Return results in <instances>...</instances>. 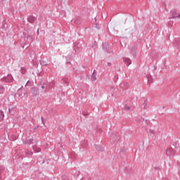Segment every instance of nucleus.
<instances>
[{"instance_id":"de8ad7c7","label":"nucleus","mask_w":180,"mask_h":180,"mask_svg":"<svg viewBox=\"0 0 180 180\" xmlns=\"http://www.w3.org/2000/svg\"><path fill=\"white\" fill-rule=\"evenodd\" d=\"M37 33H38V34H39V30H37Z\"/></svg>"},{"instance_id":"b1692460","label":"nucleus","mask_w":180,"mask_h":180,"mask_svg":"<svg viewBox=\"0 0 180 180\" xmlns=\"http://www.w3.org/2000/svg\"><path fill=\"white\" fill-rule=\"evenodd\" d=\"M74 22L75 23V25H79V23H81V20L79 18H76L75 20H74Z\"/></svg>"},{"instance_id":"ea45409f","label":"nucleus","mask_w":180,"mask_h":180,"mask_svg":"<svg viewBox=\"0 0 180 180\" xmlns=\"http://www.w3.org/2000/svg\"><path fill=\"white\" fill-rule=\"evenodd\" d=\"M9 113H12V111L11 110V108H8Z\"/></svg>"},{"instance_id":"4468645a","label":"nucleus","mask_w":180,"mask_h":180,"mask_svg":"<svg viewBox=\"0 0 180 180\" xmlns=\"http://www.w3.org/2000/svg\"><path fill=\"white\" fill-rule=\"evenodd\" d=\"M120 140V136L119 134L115 135V136L113 138L114 143H117Z\"/></svg>"},{"instance_id":"37998d69","label":"nucleus","mask_w":180,"mask_h":180,"mask_svg":"<svg viewBox=\"0 0 180 180\" xmlns=\"http://www.w3.org/2000/svg\"><path fill=\"white\" fill-rule=\"evenodd\" d=\"M160 167H155V169H159Z\"/></svg>"},{"instance_id":"393cba45","label":"nucleus","mask_w":180,"mask_h":180,"mask_svg":"<svg viewBox=\"0 0 180 180\" xmlns=\"http://www.w3.org/2000/svg\"><path fill=\"white\" fill-rule=\"evenodd\" d=\"M103 49L104 51H108V44L103 43Z\"/></svg>"},{"instance_id":"412c9836","label":"nucleus","mask_w":180,"mask_h":180,"mask_svg":"<svg viewBox=\"0 0 180 180\" xmlns=\"http://www.w3.org/2000/svg\"><path fill=\"white\" fill-rule=\"evenodd\" d=\"M62 80L63 81V82H65V84H67V85L70 84V79H68V78L67 77H63Z\"/></svg>"},{"instance_id":"a19ab883","label":"nucleus","mask_w":180,"mask_h":180,"mask_svg":"<svg viewBox=\"0 0 180 180\" xmlns=\"http://www.w3.org/2000/svg\"><path fill=\"white\" fill-rule=\"evenodd\" d=\"M27 39H32V36H28V37H27Z\"/></svg>"},{"instance_id":"423d86ee","label":"nucleus","mask_w":180,"mask_h":180,"mask_svg":"<svg viewBox=\"0 0 180 180\" xmlns=\"http://www.w3.org/2000/svg\"><path fill=\"white\" fill-rule=\"evenodd\" d=\"M134 108L131 105V103L129 104H125L124 106V110H126L127 112H131V110H134Z\"/></svg>"},{"instance_id":"4c0bfd02","label":"nucleus","mask_w":180,"mask_h":180,"mask_svg":"<svg viewBox=\"0 0 180 180\" xmlns=\"http://www.w3.org/2000/svg\"><path fill=\"white\" fill-rule=\"evenodd\" d=\"M145 122H146V124H150V120H146Z\"/></svg>"},{"instance_id":"bb28decb","label":"nucleus","mask_w":180,"mask_h":180,"mask_svg":"<svg viewBox=\"0 0 180 180\" xmlns=\"http://www.w3.org/2000/svg\"><path fill=\"white\" fill-rule=\"evenodd\" d=\"M27 143L29 144V145L33 144V139H29L27 141Z\"/></svg>"},{"instance_id":"0eeeda50","label":"nucleus","mask_w":180,"mask_h":180,"mask_svg":"<svg viewBox=\"0 0 180 180\" xmlns=\"http://www.w3.org/2000/svg\"><path fill=\"white\" fill-rule=\"evenodd\" d=\"M31 91L32 96H37L39 94V89H37V87H32Z\"/></svg>"},{"instance_id":"72a5a7b5","label":"nucleus","mask_w":180,"mask_h":180,"mask_svg":"<svg viewBox=\"0 0 180 180\" xmlns=\"http://www.w3.org/2000/svg\"><path fill=\"white\" fill-rule=\"evenodd\" d=\"M41 122L44 126V118L43 117H41Z\"/></svg>"},{"instance_id":"aec40b11","label":"nucleus","mask_w":180,"mask_h":180,"mask_svg":"<svg viewBox=\"0 0 180 180\" xmlns=\"http://www.w3.org/2000/svg\"><path fill=\"white\" fill-rule=\"evenodd\" d=\"M47 82H43L42 85L41 86V89H47Z\"/></svg>"},{"instance_id":"cd10ccee","label":"nucleus","mask_w":180,"mask_h":180,"mask_svg":"<svg viewBox=\"0 0 180 180\" xmlns=\"http://www.w3.org/2000/svg\"><path fill=\"white\" fill-rule=\"evenodd\" d=\"M82 115L87 117V116H89V112L84 110L82 112Z\"/></svg>"},{"instance_id":"2eb2a0df","label":"nucleus","mask_w":180,"mask_h":180,"mask_svg":"<svg viewBox=\"0 0 180 180\" xmlns=\"http://www.w3.org/2000/svg\"><path fill=\"white\" fill-rule=\"evenodd\" d=\"M136 122L138 123H143V122H144V118H143L141 116H138L136 117Z\"/></svg>"},{"instance_id":"58836bf2","label":"nucleus","mask_w":180,"mask_h":180,"mask_svg":"<svg viewBox=\"0 0 180 180\" xmlns=\"http://www.w3.org/2000/svg\"><path fill=\"white\" fill-rule=\"evenodd\" d=\"M176 18H179V19H180V14H179V13H178Z\"/></svg>"},{"instance_id":"20e7f679","label":"nucleus","mask_w":180,"mask_h":180,"mask_svg":"<svg viewBox=\"0 0 180 180\" xmlns=\"http://www.w3.org/2000/svg\"><path fill=\"white\" fill-rule=\"evenodd\" d=\"M178 10L177 9H173L170 11V15L172 17H169V19H176V16L178 15Z\"/></svg>"},{"instance_id":"6e6552de","label":"nucleus","mask_w":180,"mask_h":180,"mask_svg":"<svg viewBox=\"0 0 180 180\" xmlns=\"http://www.w3.org/2000/svg\"><path fill=\"white\" fill-rule=\"evenodd\" d=\"M94 147L97 151H101V153L105 151V148L102 147L101 145L94 144Z\"/></svg>"},{"instance_id":"6ab92c4d","label":"nucleus","mask_w":180,"mask_h":180,"mask_svg":"<svg viewBox=\"0 0 180 180\" xmlns=\"http://www.w3.org/2000/svg\"><path fill=\"white\" fill-rule=\"evenodd\" d=\"M10 139L12 140V141H15V140H18V136H16L15 134H11L10 136Z\"/></svg>"},{"instance_id":"f03ea898","label":"nucleus","mask_w":180,"mask_h":180,"mask_svg":"<svg viewBox=\"0 0 180 180\" xmlns=\"http://www.w3.org/2000/svg\"><path fill=\"white\" fill-rule=\"evenodd\" d=\"M1 82H6L7 84H11L13 82V77L12 75L9 74L7 76H4L1 79Z\"/></svg>"},{"instance_id":"a211bd4d","label":"nucleus","mask_w":180,"mask_h":180,"mask_svg":"<svg viewBox=\"0 0 180 180\" xmlns=\"http://www.w3.org/2000/svg\"><path fill=\"white\" fill-rule=\"evenodd\" d=\"M25 153L26 155H33V152H32V150H30L29 149H26L25 150Z\"/></svg>"},{"instance_id":"c85d7f7f","label":"nucleus","mask_w":180,"mask_h":180,"mask_svg":"<svg viewBox=\"0 0 180 180\" xmlns=\"http://www.w3.org/2000/svg\"><path fill=\"white\" fill-rule=\"evenodd\" d=\"M173 25H174V21L169 20V21L168 22V26H169V27H171L172 26H173Z\"/></svg>"},{"instance_id":"79ce46f5","label":"nucleus","mask_w":180,"mask_h":180,"mask_svg":"<svg viewBox=\"0 0 180 180\" xmlns=\"http://www.w3.org/2000/svg\"><path fill=\"white\" fill-rule=\"evenodd\" d=\"M155 70H157V66H155V68H154L155 71Z\"/></svg>"},{"instance_id":"9d476101","label":"nucleus","mask_w":180,"mask_h":180,"mask_svg":"<svg viewBox=\"0 0 180 180\" xmlns=\"http://www.w3.org/2000/svg\"><path fill=\"white\" fill-rule=\"evenodd\" d=\"M136 51H137V48L136 46H133L130 49V53L132 54L133 57L136 58Z\"/></svg>"},{"instance_id":"473e14b6","label":"nucleus","mask_w":180,"mask_h":180,"mask_svg":"<svg viewBox=\"0 0 180 180\" xmlns=\"http://www.w3.org/2000/svg\"><path fill=\"white\" fill-rule=\"evenodd\" d=\"M124 151H126V148H122L121 150V153H124Z\"/></svg>"},{"instance_id":"1a4fd4ad","label":"nucleus","mask_w":180,"mask_h":180,"mask_svg":"<svg viewBox=\"0 0 180 180\" xmlns=\"http://www.w3.org/2000/svg\"><path fill=\"white\" fill-rule=\"evenodd\" d=\"M174 47H176V49H179L180 47V39L176 38L174 41Z\"/></svg>"},{"instance_id":"f3484780","label":"nucleus","mask_w":180,"mask_h":180,"mask_svg":"<svg viewBox=\"0 0 180 180\" xmlns=\"http://www.w3.org/2000/svg\"><path fill=\"white\" fill-rule=\"evenodd\" d=\"M4 117H5V114H4V111L0 110V122L4 120Z\"/></svg>"},{"instance_id":"dca6fc26","label":"nucleus","mask_w":180,"mask_h":180,"mask_svg":"<svg viewBox=\"0 0 180 180\" xmlns=\"http://www.w3.org/2000/svg\"><path fill=\"white\" fill-rule=\"evenodd\" d=\"M147 78L148 84H153V76L148 75Z\"/></svg>"},{"instance_id":"c03bdc74","label":"nucleus","mask_w":180,"mask_h":180,"mask_svg":"<svg viewBox=\"0 0 180 180\" xmlns=\"http://www.w3.org/2000/svg\"><path fill=\"white\" fill-rule=\"evenodd\" d=\"M165 11H166L167 12H168V9H167V8H165Z\"/></svg>"},{"instance_id":"f8f14e48","label":"nucleus","mask_w":180,"mask_h":180,"mask_svg":"<svg viewBox=\"0 0 180 180\" xmlns=\"http://www.w3.org/2000/svg\"><path fill=\"white\" fill-rule=\"evenodd\" d=\"M34 153H40L41 151V149L40 148H38L36 145L32 146Z\"/></svg>"},{"instance_id":"c9c22d12","label":"nucleus","mask_w":180,"mask_h":180,"mask_svg":"<svg viewBox=\"0 0 180 180\" xmlns=\"http://www.w3.org/2000/svg\"><path fill=\"white\" fill-rule=\"evenodd\" d=\"M107 65H108V67H111V66H112V63H111L110 62H108V63H107Z\"/></svg>"},{"instance_id":"7c9ffc66","label":"nucleus","mask_w":180,"mask_h":180,"mask_svg":"<svg viewBox=\"0 0 180 180\" xmlns=\"http://www.w3.org/2000/svg\"><path fill=\"white\" fill-rule=\"evenodd\" d=\"M37 129H41V126H37L34 127V130H37Z\"/></svg>"},{"instance_id":"49530a36","label":"nucleus","mask_w":180,"mask_h":180,"mask_svg":"<svg viewBox=\"0 0 180 180\" xmlns=\"http://www.w3.org/2000/svg\"><path fill=\"white\" fill-rule=\"evenodd\" d=\"M86 143H87L86 141H84V144H86Z\"/></svg>"},{"instance_id":"e433bc0d","label":"nucleus","mask_w":180,"mask_h":180,"mask_svg":"<svg viewBox=\"0 0 180 180\" xmlns=\"http://www.w3.org/2000/svg\"><path fill=\"white\" fill-rule=\"evenodd\" d=\"M95 27H96V29H98V30H99L101 28L98 27V24H96Z\"/></svg>"},{"instance_id":"f704fd0d","label":"nucleus","mask_w":180,"mask_h":180,"mask_svg":"<svg viewBox=\"0 0 180 180\" xmlns=\"http://www.w3.org/2000/svg\"><path fill=\"white\" fill-rule=\"evenodd\" d=\"M66 64H69L70 65H71V67H72V64H71V62L70 61H66Z\"/></svg>"},{"instance_id":"9b49d317","label":"nucleus","mask_w":180,"mask_h":180,"mask_svg":"<svg viewBox=\"0 0 180 180\" xmlns=\"http://www.w3.org/2000/svg\"><path fill=\"white\" fill-rule=\"evenodd\" d=\"M123 61H124V63H125V64H127V67H129V65H130V64H131V60H130V58H129L124 57Z\"/></svg>"},{"instance_id":"ddd939ff","label":"nucleus","mask_w":180,"mask_h":180,"mask_svg":"<svg viewBox=\"0 0 180 180\" xmlns=\"http://www.w3.org/2000/svg\"><path fill=\"white\" fill-rule=\"evenodd\" d=\"M91 79L92 82H94L96 79V71L95 70L93 72V74L91 77Z\"/></svg>"},{"instance_id":"4be33fe9","label":"nucleus","mask_w":180,"mask_h":180,"mask_svg":"<svg viewBox=\"0 0 180 180\" xmlns=\"http://www.w3.org/2000/svg\"><path fill=\"white\" fill-rule=\"evenodd\" d=\"M66 61H68V60H74V56L72 55H69L67 57H65Z\"/></svg>"},{"instance_id":"a878e982","label":"nucleus","mask_w":180,"mask_h":180,"mask_svg":"<svg viewBox=\"0 0 180 180\" xmlns=\"http://www.w3.org/2000/svg\"><path fill=\"white\" fill-rule=\"evenodd\" d=\"M39 63L41 65H47V62H46V60H40Z\"/></svg>"},{"instance_id":"c756f323","label":"nucleus","mask_w":180,"mask_h":180,"mask_svg":"<svg viewBox=\"0 0 180 180\" xmlns=\"http://www.w3.org/2000/svg\"><path fill=\"white\" fill-rule=\"evenodd\" d=\"M173 146H174V148H176V149L179 148V146H178L176 142H174Z\"/></svg>"},{"instance_id":"a18cd8bd","label":"nucleus","mask_w":180,"mask_h":180,"mask_svg":"<svg viewBox=\"0 0 180 180\" xmlns=\"http://www.w3.org/2000/svg\"><path fill=\"white\" fill-rule=\"evenodd\" d=\"M145 103H147V99L145 100Z\"/></svg>"},{"instance_id":"f257e3e1","label":"nucleus","mask_w":180,"mask_h":180,"mask_svg":"<svg viewBox=\"0 0 180 180\" xmlns=\"http://www.w3.org/2000/svg\"><path fill=\"white\" fill-rule=\"evenodd\" d=\"M73 50H75V53H80V51H82V44L79 41H77L74 43Z\"/></svg>"},{"instance_id":"39448f33","label":"nucleus","mask_w":180,"mask_h":180,"mask_svg":"<svg viewBox=\"0 0 180 180\" xmlns=\"http://www.w3.org/2000/svg\"><path fill=\"white\" fill-rule=\"evenodd\" d=\"M36 20H37V18L34 17V15H29L27 17V22L31 23V25H34Z\"/></svg>"},{"instance_id":"2f4dec72","label":"nucleus","mask_w":180,"mask_h":180,"mask_svg":"<svg viewBox=\"0 0 180 180\" xmlns=\"http://www.w3.org/2000/svg\"><path fill=\"white\" fill-rule=\"evenodd\" d=\"M31 82H30V81H28L27 83H26V84H25V86H29L30 85H31Z\"/></svg>"},{"instance_id":"5701e85b","label":"nucleus","mask_w":180,"mask_h":180,"mask_svg":"<svg viewBox=\"0 0 180 180\" xmlns=\"http://www.w3.org/2000/svg\"><path fill=\"white\" fill-rule=\"evenodd\" d=\"M5 92V87L4 86H0V95Z\"/></svg>"},{"instance_id":"7ed1b4c3","label":"nucleus","mask_w":180,"mask_h":180,"mask_svg":"<svg viewBox=\"0 0 180 180\" xmlns=\"http://www.w3.org/2000/svg\"><path fill=\"white\" fill-rule=\"evenodd\" d=\"M176 153V150L172 148V147H169L166 150V154L169 157H175Z\"/></svg>"}]
</instances>
